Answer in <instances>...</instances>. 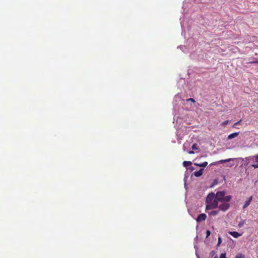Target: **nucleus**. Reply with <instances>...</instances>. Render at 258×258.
<instances>
[{
    "label": "nucleus",
    "mask_w": 258,
    "mask_h": 258,
    "mask_svg": "<svg viewBox=\"0 0 258 258\" xmlns=\"http://www.w3.org/2000/svg\"><path fill=\"white\" fill-rule=\"evenodd\" d=\"M248 163H251V166L254 168H258V154L254 156H251L246 158Z\"/></svg>",
    "instance_id": "f257e3e1"
},
{
    "label": "nucleus",
    "mask_w": 258,
    "mask_h": 258,
    "mask_svg": "<svg viewBox=\"0 0 258 258\" xmlns=\"http://www.w3.org/2000/svg\"><path fill=\"white\" fill-rule=\"evenodd\" d=\"M218 201L216 200V199L214 201L208 203L206 204V210H212L217 208L218 207Z\"/></svg>",
    "instance_id": "f03ea898"
},
{
    "label": "nucleus",
    "mask_w": 258,
    "mask_h": 258,
    "mask_svg": "<svg viewBox=\"0 0 258 258\" xmlns=\"http://www.w3.org/2000/svg\"><path fill=\"white\" fill-rule=\"evenodd\" d=\"M225 195L224 191H218L215 194L216 200L219 202H223V200Z\"/></svg>",
    "instance_id": "7ed1b4c3"
},
{
    "label": "nucleus",
    "mask_w": 258,
    "mask_h": 258,
    "mask_svg": "<svg viewBox=\"0 0 258 258\" xmlns=\"http://www.w3.org/2000/svg\"><path fill=\"white\" fill-rule=\"evenodd\" d=\"M219 206H218V208L219 210L222 211L223 212H225L228 210L230 208V204L228 203L222 202Z\"/></svg>",
    "instance_id": "20e7f679"
},
{
    "label": "nucleus",
    "mask_w": 258,
    "mask_h": 258,
    "mask_svg": "<svg viewBox=\"0 0 258 258\" xmlns=\"http://www.w3.org/2000/svg\"><path fill=\"white\" fill-rule=\"evenodd\" d=\"M216 199L215 194L213 192H211L208 194L206 198V204L210 203Z\"/></svg>",
    "instance_id": "39448f33"
},
{
    "label": "nucleus",
    "mask_w": 258,
    "mask_h": 258,
    "mask_svg": "<svg viewBox=\"0 0 258 258\" xmlns=\"http://www.w3.org/2000/svg\"><path fill=\"white\" fill-rule=\"evenodd\" d=\"M207 215L205 214H201L198 216L196 220L198 222H201L205 221Z\"/></svg>",
    "instance_id": "423d86ee"
},
{
    "label": "nucleus",
    "mask_w": 258,
    "mask_h": 258,
    "mask_svg": "<svg viewBox=\"0 0 258 258\" xmlns=\"http://www.w3.org/2000/svg\"><path fill=\"white\" fill-rule=\"evenodd\" d=\"M233 159H232V158H229V159H225V160H220L219 161H217L215 163H211V165H216L217 164H219V163H226V162H228L230 161H232L233 160Z\"/></svg>",
    "instance_id": "0eeeda50"
},
{
    "label": "nucleus",
    "mask_w": 258,
    "mask_h": 258,
    "mask_svg": "<svg viewBox=\"0 0 258 258\" xmlns=\"http://www.w3.org/2000/svg\"><path fill=\"white\" fill-rule=\"evenodd\" d=\"M252 200V196H251L245 202L243 206V208L245 209V208L248 207L250 205Z\"/></svg>",
    "instance_id": "6e6552de"
},
{
    "label": "nucleus",
    "mask_w": 258,
    "mask_h": 258,
    "mask_svg": "<svg viewBox=\"0 0 258 258\" xmlns=\"http://www.w3.org/2000/svg\"><path fill=\"white\" fill-rule=\"evenodd\" d=\"M229 234L232 235L234 238H238V237L241 235V234H239L238 232L236 231H230L229 232Z\"/></svg>",
    "instance_id": "1a4fd4ad"
},
{
    "label": "nucleus",
    "mask_w": 258,
    "mask_h": 258,
    "mask_svg": "<svg viewBox=\"0 0 258 258\" xmlns=\"http://www.w3.org/2000/svg\"><path fill=\"white\" fill-rule=\"evenodd\" d=\"M203 171H204L203 169H200L199 171H197L194 172V175L196 177H200V176H201L203 174Z\"/></svg>",
    "instance_id": "9d476101"
},
{
    "label": "nucleus",
    "mask_w": 258,
    "mask_h": 258,
    "mask_svg": "<svg viewBox=\"0 0 258 258\" xmlns=\"http://www.w3.org/2000/svg\"><path fill=\"white\" fill-rule=\"evenodd\" d=\"M239 133H234L232 134H230L228 136V139H232L233 138H236L238 136Z\"/></svg>",
    "instance_id": "9b49d317"
},
{
    "label": "nucleus",
    "mask_w": 258,
    "mask_h": 258,
    "mask_svg": "<svg viewBox=\"0 0 258 258\" xmlns=\"http://www.w3.org/2000/svg\"><path fill=\"white\" fill-rule=\"evenodd\" d=\"M195 165L199 167H205L208 165V162L205 161L202 163H195Z\"/></svg>",
    "instance_id": "f8f14e48"
},
{
    "label": "nucleus",
    "mask_w": 258,
    "mask_h": 258,
    "mask_svg": "<svg viewBox=\"0 0 258 258\" xmlns=\"http://www.w3.org/2000/svg\"><path fill=\"white\" fill-rule=\"evenodd\" d=\"M231 199V196H224L223 202L228 203L229 202Z\"/></svg>",
    "instance_id": "ddd939ff"
},
{
    "label": "nucleus",
    "mask_w": 258,
    "mask_h": 258,
    "mask_svg": "<svg viewBox=\"0 0 258 258\" xmlns=\"http://www.w3.org/2000/svg\"><path fill=\"white\" fill-rule=\"evenodd\" d=\"M191 164H192V163L190 161H184L183 162V165L185 167H187L191 165Z\"/></svg>",
    "instance_id": "4468645a"
},
{
    "label": "nucleus",
    "mask_w": 258,
    "mask_h": 258,
    "mask_svg": "<svg viewBox=\"0 0 258 258\" xmlns=\"http://www.w3.org/2000/svg\"><path fill=\"white\" fill-rule=\"evenodd\" d=\"M219 210L212 211L210 213H209V215H211V216H216V215H218V213H219Z\"/></svg>",
    "instance_id": "2eb2a0df"
},
{
    "label": "nucleus",
    "mask_w": 258,
    "mask_h": 258,
    "mask_svg": "<svg viewBox=\"0 0 258 258\" xmlns=\"http://www.w3.org/2000/svg\"><path fill=\"white\" fill-rule=\"evenodd\" d=\"M235 258H245V255L241 253L236 254Z\"/></svg>",
    "instance_id": "dca6fc26"
},
{
    "label": "nucleus",
    "mask_w": 258,
    "mask_h": 258,
    "mask_svg": "<svg viewBox=\"0 0 258 258\" xmlns=\"http://www.w3.org/2000/svg\"><path fill=\"white\" fill-rule=\"evenodd\" d=\"M216 254V252H215V251L213 250V251H211L210 253V256L211 257H213L214 256V258H218L217 256V255H215Z\"/></svg>",
    "instance_id": "f3484780"
},
{
    "label": "nucleus",
    "mask_w": 258,
    "mask_h": 258,
    "mask_svg": "<svg viewBox=\"0 0 258 258\" xmlns=\"http://www.w3.org/2000/svg\"><path fill=\"white\" fill-rule=\"evenodd\" d=\"M192 149L194 150H196L198 149V146L197 144L195 143L192 146Z\"/></svg>",
    "instance_id": "a211bd4d"
},
{
    "label": "nucleus",
    "mask_w": 258,
    "mask_h": 258,
    "mask_svg": "<svg viewBox=\"0 0 258 258\" xmlns=\"http://www.w3.org/2000/svg\"><path fill=\"white\" fill-rule=\"evenodd\" d=\"M244 223H245V220H243L239 223L238 226L240 228L242 227L244 225Z\"/></svg>",
    "instance_id": "6ab92c4d"
},
{
    "label": "nucleus",
    "mask_w": 258,
    "mask_h": 258,
    "mask_svg": "<svg viewBox=\"0 0 258 258\" xmlns=\"http://www.w3.org/2000/svg\"><path fill=\"white\" fill-rule=\"evenodd\" d=\"M228 122H229V121L228 120H225V121H223V122H222L221 125L223 126L226 125L228 124Z\"/></svg>",
    "instance_id": "aec40b11"
},
{
    "label": "nucleus",
    "mask_w": 258,
    "mask_h": 258,
    "mask_svg": "<svg viewBox=\"0 0 258 258\" xmlns=\"http://www.w3.org/2000/svg\"><path fill=\"white\" fill-rule=\"evenodd\" d=\"M241 120H240L236 122H235L233 125V127H235L236 125H238V124H239L240 122H241Z\"/></svg>",
    "instance_id": "412c9836"
},
{
    "label": "nucleus",
    "mask_w": 258,
    "mask_h": 258,
    "mask_svg": "<svg viewBox=\"0 0 258 258\" xmlns=\"http://www.w3.org/2000/svg\"><path fill=\"white\" fill-rule=\"evenodd\" d=\"M221 242H222L221 238L220 237H219L217 246H219L221 244Z\"/></svg>",
    "instance_id": "4be33fe9"
},
{
    "label": "nucleus",
    "mask_w": 258,
    "mask_h": 258,
    "mask_svg": "<svg viewBox=\"0 0 258 258\" xmlns=\"http://www.w3.org/2000/svg\"><path fill=\"white\" fill-rule=\"evenodd\" d=\"M219 258H226V253H221Z\"/></svg>",
    "instance_id": "5701e85b"
},
{
    "label": "nucleus",
    "mask_w": 258,
    "mask_h": 258,
    "mask_svg": "<svg viewBox=\"0 0 258 258\" xmlns=\"http://www.w3.org/2000/svg\"><path fill=\"white\" fill-rule=\"evenodd\" d=\"M211 232L209 230L206 231V237H208L210 235Z\"/></svg>",
    "instance_id": "b1692460"
},
{
    "label": "nucleus",
    "mask_w": 258,
    "mask_h": 258,
    "mask_svg": "<svg viewBox=\"0 0 258 258\" xmlns=\"http://www.w3.org/2000/svg\"><path fill=\"white\" fill-rule=\"evenodd\" d=\"M187 101H191L192 102H195V100L193 98H189L186 100Z\"/></svg>",
    "instance_id": "393cba45"
},
{
    "label": "nucleus",
    "mask_w": 258,
    "mask_h": 258,
    "mask_svg": "<svg viewBox=\"0 0 258 258\" xmlns=\"http://www.w3.org/2000/svg\"><path fill=\"white\" fill-rule=\"evenodd\" d=\"M188 154H194V152L193 151H189L188 152Z\"/></svg>",
    "instance_id": "a878e982"
},
{
    "label": "nucleus",
    "mask_w": 258,
    "mask_h": 258,
    "mask_svg": "<svg viewBox=\"0 0 258 258\" xmlns=\"http://www.w3.org/2000/svg\"><path fill=\"white\" fill-rule=\"evenodd\" d=\"M254 62L255 63H258V61H255Z\"/></svg>",
    "instance_id": "bb28decb"
}]
</instances>
